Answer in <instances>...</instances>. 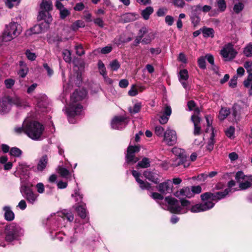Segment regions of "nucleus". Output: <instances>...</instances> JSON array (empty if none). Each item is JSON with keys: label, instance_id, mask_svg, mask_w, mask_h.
<instances>
[{"label": "nucleus", "instance_id": "nucleus-9", "mask_svg": "<svg viewBox=\"0 0 252 252\" xmlns=\"http://www.w3.org/2000/svg\"><path fill=\"white\" fill-rule=\"evenodd\" d=\"M41 10L39 12L38 19L43 20L48 24L50 23L52 21L51 15L49 11L52 9V2L51 0H43L40 4Z\"/></svg>", "mask_w": 252, "mask_h": 252}, {"label": "nucleus", "instance_id": "nucleus-57", "mask_svg": "<svg viewBox=\"0 0 252 252\" xmlns=\"http://www.w3.org/2000/svg\"><path fill=\"white\" fill-rule=\"evenodd\" d=\"M110 66L111 70L113 71L117 70L120 67V64L118 61L114 60L110 63Z\"/></svg>", "mask_w": 252, "mask_h": 252}, {"label": "nucleus", "instance_id": "nucleus-20", "mask_svg": "<svg viewBox=\"0 0 252 252\" xmlns=\"http://www.w3.org/2000/svg\"><path fill=\"white\" fill-rule=\"evenodd\" d=\"M158 190L163 194L170 193L172 190V183L168 180L167 182L160 183L158 187Z\"/></svg>", "mask_w": 252, "mask_h": 252}, {"label": "nucleus", "instance_id": "nucleus-28", "mask_svg": "<svg viewBox=\"0 0 252 252\" xmlns=\"http://www.w3.org/2000/svg\"><path fill=\"white\" fill-rule=\"evenodd\" d=\"M19 65L20 66V69H19L18 74L20 77L24 78L28 73L29 70L25 62L22 61L19 62Z\"/></svg>", "mask_w": 252, "mask_h": 252}, {"label": "nucleus", "instance_id": "nucleus-21", "mask_svg": "<svg viewBox=\"0 0 252 252\" xmlns=\"http://www.w3.org/2000/svg\"><path fill=\"white\" fill-rule=\"evenodd\" d=\"M175 196L178 198H183L185 197L190 198L193 196V193L191 189L186 187L181 189L174 193Z\"/></svg>", "mask_w": 252, "mask_h": 252}, {"label": "nucleus", "instance_id": "nucleus-44", "mask_svg": "<svg viewBox=\"0 0 252 252\" xmlns=\"http://www.w3.org/2000/svg\"><path fill=\"white\" fill-rule=\"evenodd\" d=\"M9 153L12 156L19 157L22 154V151L17 147H13L10 149Z\"/></svg>", "mask_w": 252, "mask_h": 252}, {"label": "nucleus", "instance_id": "nucleus-26", "mask_svg": "<svg viewBox=\"0 0 252 252\" xmlns=\"http://www.w3.org/2000/svg\"><path fill=\"white\" fill-rule=\"evenodd\" d=\"M4 211V219L7 221H12L14 219V214L9 206H4L3 208Z\"/></svg>", "mask_w": 252, "mask_h": 252}, {"label": "nucleus", "instance_id": "nucleus-47", "mask_svg": "<svg viewBox=\"0 0 252 252\" xmlns=\"http://www.w3.org/2000/svg\"><path fill=\"white\" fill-rule=\"evenodd\" d=\"M235 128L234 126H230L228 127L225 130V134L226 136L230 139H233L234 138Z\"/></svg>", "mask_w": 252, "mask_h": 252}, {"label": "nucleus", "instance_id": "nucleus-64", "mask_svg": "<svg viewBox=\"0 0 252 252\" xmlns=\"http://www.w3.org/2000/svg\"><path fill=\"white\" fill-rule=\"evenodd\" d=\"M244 66L246 69L248 73L252 72V61L246 62L244 64Z\"/></svg>", "mask_w": 252, "mask_h": 252}, {"label": "nucleus", "instance_id": "nucleus-55", "mask_svg": "<svg viewBox=\"0 0 252 252\" xmlns=\"http://www.w3.org/2000/svg\"><path fill=\"white\" fill-rule=\"evenodd\" d=\"M195 106V104L194 102L192 100H190L188 103V107L189 111L194 110V112L196 113V114H198L199 112V109L198 108H195L194 109V108Z\"/></svg>", "mask_w": 252, "mask_h": 252}, {"label": "nucleus", "instance_id": "nucleus-15", "mask_svg": "<svg viewBox=\"0 0 252 252\" xmlns=\"http://www.w3.org/2000/svg\"><path fill=\"white\" fill-rule=\"evenodd\" d=\"M127 120L123 116H116L114 117L111 122L112 128L115 129H121L126 127L127 124Z\"/></svg>", "mask_w": 252, "mask_h": 252}, {"label": "nucleus", "instance_id": "nucleus-23", "mask_svg": "<svg viewBox=\"0 0 252 252\" xmlns=\"http://www.w3.org/2000/svg\"><path fill=\"white\" fill-rule=\"evenodd\" d=\"M48 161V158L47 155H45L42 156L39 159L37 165V171L39 172L43 171L47 167Z\"/></svg>", "mask_w": 252, "mask_h": 252}, {"label": "nucleus", "instance_id": "nucleus-6", "mask_svg": "<svg viewBox=\"0 0 252 252\" xmlns=\"http://www.w3.org/2000/svg\"><path fill=\"white\" fill-rule=\"evenodd\" d=\"M32 184L29 181L21 179L20 192L29 204L33 205L37 201L39 195L32 190Z\"/></svg>", "mask_w": 252, "mask_h": 252}, {"label": "nucleus", "instance_id": "nucleus-8", "mask_svg": "<svg viewBox=\"0 0 252 252\" xmlns=\"http://www.w3.org/2000/svg\"><path fill=\"white\" fill-rule=\"evenodd\" d=\"M4 233L5 240L8 242H11L22 235L23 230L18 225L12 223L5 226Z\"/></svg>", "mask_w": 252, "mask_h": 252}, {"label": "nucleus", "instance_id": "nucleus-12", "mask_svg": "<svg viewBox=\"0 0 252 252\" xmlns=\"http://www.w3.org/2000/svg\"><path fill=\"white\" fill-rule=\"evenodd\" d=\"M220 54L225 61H230L235 58L237 52L234 49L233 45L229 43L223 47Z\"/></svg>", "mask_w": 252, "mask_h": 252}, {"label": "nucleus", "instance_id": "nucleus-25", "mask_svg": "<svg viewBox=\"0 0 252 252\" xmlns=\"http://www.w3.org/2000/svg\"><path fill=\"white\" fill-rule=\"evenodd\" d=\"M139 16L135 13H127L123 14L122 17V20L125 23L130 22L136 20Z\"/></svg>", "mask_w": 252, "mask_h": 252}, {"label": "nucleus", "instance_id": "nucleus-22", "mask_svg": "<svg viewBox=\"0 0 252 252\" xmlns=\"http://www.w3.org/2000/svg\"><path fill=\"white\" fill-rule=\"evenodd\" d=\"M75 209L78 215L82 218L85 219L87 216V209L86 204L83 203L76 204L74 206Z\"/></svg>", "mask_w": 252, "mask_h": 252}, {"label": "nucleus", "instance_id": "nucleus-30", "mask_svg": "<svg viewBox=\"0 0 252 252\" xmlns=\"http://www.w3.org/2000/svg\"><path fill=\"white\" fill-rule=\"evenodd\" d=\"M71 196L72 197L74 198V200L76 202V204H79V203H83L82 201V200L83 197V195L81 193L80 190L79 189H74V193L72 194Z\"/></svg>", "mask_w": 252, "mask_h": 252}, {"label": "nucleus", "instance_id": "nucleus-39", "mask_svg": "<svg viewBox=\"0 0 252 252\" xmlns=\"http://www.w3.org/2000/svg\"><path fill=\"white\" fill-rule=\"evenodd\" d=\"M196 12L192 11L190 16L191 23L194 26L198 25L200 21V18L198 15H196Z\"/></svg>", "mask_w": 252, "mask_h": 252}, {"label": "nucleus", "instance_id": "nucleus-24", "mask_svg": "<svg viewBox=\"0 0 252 252\" xmlns=\"http://www.w3.org/2000/svg\"><path fill=\"white\" fill-rule=\"evenodd\" d=\"M143 175L149 181L155 184H158L159 182L158 175L157 173L150 171H145L143 173Z\"/></svg>", "mask_w": 252, "mask_h": 252}, {"label": "nucleus", "instance_id": "nucleus-58", "mask_svg": "<svg viewBox=\"0 0 252 252\" xmlns=\"http://www.w3.org/2000/svg\"><path fill=\"white\" fill-rule=\"evenodd\" d=\"M181 159V158H173L171 160V165L173 167H177L178 166L181 165V161H180Z\"/></svg>", "mask_w": 252, "mask_h": 252}, {"label": "nucleus", "instance_id": "nucleus-34", "mask_svg": "<svg viewBox=\"0 0 252 252\" xmlns=\"http://www.w3.org/2000/svg\"><path fill=\"white\" fill-rule=\"evenodd\" d=\"M43 29L41 25H36L31 29L30 31H27V34L31 35L32 34H38L42 32Z\"/></svg>", "mask_w": 252, "mask_h": 252}, {"label": "nucleus", "instance_id": "nucleus-52", "mask_svg": "<svg viewBox=\"0 0 252 252\" xmlns=\"http://www.w3.org/2000/svg\"><path fill=\"white\" fill-rule=\"evenodd\" d=\"M21 0H6L5 4L9 8H11L14 6L18 5Z\"/></svg>", "mask_w": 252, "mask_h": 252}, {"label": "nucleus", "instance_id": "nucleus-62", "mask_svg": "<svg viewBox=\"0 0 252 252\" xmlns=\"http://www.w3.org/2000/svg\"><path fill=\"white\" fill-rule=\"evenodd\" d=\"M94 23L100 28H103L104 26V21L101 18H96L93 20Z\"/></svg>", "mask_w": 252, "mask_h": 252}, {"label": "nucleus", "instance_id": "nucleus-32", "mask_svg": "<svg viewBox=\"0 0 252 252\" xmlns=\"http://www.w3.org/2000/svg\"><path fill=\"white\" fill-rule=\"evenodd\" d=\"M172 152L175 155V157L179 158H184V157L186 155L185 151L181 148L178 147H174L172 149Z\"/></svg>", "mask_w": 252, "mask_h": 252}, {"label": "nucleus", "instance_id": "nucleus-35", "mask_svg": "<svg viewBox=\"0 0 252 252\" xmlns=\"http://www.w3.org/2000/svg\"><path fill=\"white\" fill-rule=\"evenodd\" d=\"M145 88L143 86H138L135 87L133 86L128 91V94L131 96H135L138 94L139 92L142 91Z\"/></svg>", "mask_w": 252, "mask_h": 252}, {"label": "nucleus", "instance_id": "nucleus-48", "mask_svg": "<svg viewBox=\"0 0 252 252\" xmlns=\"http://www.w3.org/2000/svg\"><path fill=\"white\" fill-rule=\"evenodd\" d=\"M98 68L100 74L102 76L107 74L105 65L101 61H99L98 62Z\"/></svg>", "mask_w": 252, "mask_h": 252}, {"label": "nucleus", "instance_id": "nucleus-45", "mask_svg": "<svg viewBox=\"0 0 252 252\" xmlns=\"http://www.w3.org/2000/svg\"><path fill=\"white\" fill-rule=\"evenodd\" d=\"M244 8V4L242 2H239L234 4L233 10L235 13L238 14L243 10Z\"/></svg>", "mask_w": 252, "mask_h": 252}, {"label": "nucleus", "instance_id": "nucleus-18", "mask_svg": "<svg viewBox=\"0 0 252 252\" xmlns=\"http://www.w3.org/2000/svg\"><path fill=\"white\" fill-rule=\"evenodd\" d=\"M246 111L245 108L241 105L235 104L232 107V115L234 117L235 121H240L242 115L245 114Z\"/></svg>", "mask_w": 252, "mask_h": 252}, {"label": "nucleus", "instance_id": "nucleus-63", "mask_svg": "<svg viewBox=\"0 0 252 252\" xmlns=\"http://www.w3.org/2000/svg\"><path fill=\"white\" fill-rule=\"evenodd\" d=\"M163 131L164 128L161 126H158L155 127V132L158 136H162Z\"/></svg>", "mask_w": 252, "mask_h": 252}, {"label": "nucleus", "instance_id": "nucleus-50", "mask_svg": "<svg viewBox=\"0 0 252 252\" xmlns=\"http://www.w3.org/2000/svg\"><path fill=\"white\" fill-rule=\"evenodd\" d=\"M154 38V34L153 32H150L146 35L142 39V42L145 44L149 43Z\"/></svg>", "mask_w": 252, "mask_h": 252}, {"label": "nucleus", "instance_id": "nucleus-43", "mask_svg": "<svg viewBox=\"0 0 252 252\" xmlns=\"http://www.w3.org/2000/svg\"><path fill=\"white\" fill-rule=\"evenodd\" d=\"M85 27V23L82 20H77L74 22L71 25V29L73 31H76L80 28H83Z\"/></svg>", "mask_w": 252, "mask_h": 252}, {"label": "nucleus", "instance_id": "nucleus-33", "mask_svg": "<svg viewBox=\"0 0 252 252\" xmlns=\"http://www.w3.org/2000/svg\"><path fill=\"white\" fill-rule=\"evenodd\" d=\"M131 40L130 37H128L127 38H125L123 35H121L119 36L116 37L114 39V43L117 44L118 46L130 41Z\"/></svg>", "mask_w": 252, "mask_h": 252}, {"label": "nucleus", "instance_id": "nucleus-42", "mask_svg": "<svg viewBox=\"0 0 252 252\" xmlns=\"http://www.w3.org/2000/svg\"><path fill=\"white\" fill-rule=\"evenodd\" d=\"M244 54L247 57H251L252 56V43H249L244 48Z\"/></svg>", "mask_w": 252, "mask_h": 252}, {"label": "nucleus", "instance_id": "nucleus-31", "mask_svg": "<svg viewBox=\"0 0 252 252\" xmlns=\"http://www.w3.org/2000/svg\"><path fill=\"white\" fill-rule=\"evenodd\" d=\"M201 32L204 37H213L214 35V30L212 28L204 27L201 29Z\"/></svg>", "mask_w": 252, "mask_h": 252}, {"label": "nucleus", "instance_id": "nucleus-54", "mask_svg": "<svg viewBox=\"0 0 252 252\" xmlns=\"http://www.w3.org/2000/svg\"><path fill=\"white\" fill-rule=\"evenodd\" d=\"M217 6L221 11H224L226 8V4L224 0H218Z\"/></svg>", "mask_w": 252, "mask_h": 252}, {"label": "nucleus", "instance_id": "nucleus-38", "mask_svg": "<svg viewBox=\"0 0 252 252\" xmlns=\"http://www.w3.org/2000/svg\"><path fill=\"white\" fill-rule=\"evenodd\" d=\"M48 42L50 43H56L58 44L61 41V38L58 35L56 34H53L50 35L49 37H48Z\"/></svg>", "mask_w": 252, "mask_h": 252}, {"label": "nucleus", "instance_id": "nucleus-3", "mask_svg": "<svg viewBox=\"0 0 252 252\" xmlns=\"http://www.w3.org/2000/svg\"><path fill=\"white\" fill-rule=\"evenodd\" d=\"M87 94V91L85 89L77 90L70 96L69 103L65 107V113L70 123H75L77 118L83 115V106L79 101L84 98Z\"/></svg>", "mask_w": 252, "mask_h": 252}, {"label": "nucleus", "instance_id": "nucleus-7", "mask_svg": "<svg viewBox=\"0 0 252 252\" xmlns=\"http://www.w3.org/2000/svg\"><path fill=\"white\" fill-rule=\"evenodd\" d=\"M21 26L17 22H11L6 25L1 36L2 42H8L17 37L22 32Z\"/></svg>", "mask_w": 252, "mask_h": 252}, {"label": "nucleus", "instance_id": "nucleus-41", "mask_svg": "<svg viewBox=\"0 0 252 252\" xmlns=\"http://www.w3.org/2000/svg\"><path fill=\"white\" fill-rule=\"evenodd\" d=\"M239 188L242 190L246 189L252 187L248 178L239 183Z\"/></svg>", "mask_w": 252, "mask_h": 252}, {"label": "nucleus", "instance_id": "nucleus-51", "mask_svg": "<svg viewBox=\"0 0 252 252\" xmlns=\"http://www.w3.org/2000/svg\"><path fill=\"white\" fill-rule=\"evenodd\" d=\"M247 177L248 176L245 175L242 171H238L236 174L235 179L238 183H240L242 181L246 179Z\"/></svg>", "mask_w": 252, "mask_h": 252}, {"label": "nucleus", "instance_id": "nucleus-4", "mask_svg": "<svg viewBox=\"0 0 252 252\" xmlns=\"http://www.w3.org/2000/svg\"><path fill=\"white\" fill-rule=\"evenodd\" d=\"M230 191V189L227 188L224 191H218L214 193L211 192L204 193L201 195L202 202L192 206L190 205L189 210L192 213H199L207 211L212 208L215 203L224 198Z\"/></svg>", "mask_w": 252, "mask_h": 252}, {"label": "nucleus", "instance_id": "nucleus-29", "mask_svg": "<svg viewBox=\"0 0 252 252\" xmlns=\"http://www.w3.org/2000/svg\"><path fill=\"white\" fill-rule=\"evenodd\" d=\"M212 7L207 5L201 6L200 4H198L192 7V10L194 12L202 11L204 13H207L210 11Z\"/></svg>", "mask_w": 252, "mask_h": 252}, {"label": "nucleus", "instance_id": "nucleus-27", "mask_svg": "<svg viewBox=\"0 0 252 252\" xmlns=\"http://www.w3.org/2000/svg\"><path fill=\"white\" fill-rule=\"evenodd\" d=\"M58 173L61 177L66 179H69L71 178V174L68 170L64 167L59 166L57 170Z\"/></svg>", "mask_w": 252, "mask_h": 252}, {"label": "nucleus", "instance_id": "nucleus-46", "mask_svg": "<svg viewBox=\"0 0 252 252\" xmlns=\"http://www.w3.org/2000/svg\"><path fill=\"white\" fill-rule=\"evenodd\" d=\"M150 160L149 158H144L141 161H139L137 164V166L142 168H147L150 166Z\"/></svg>", "mask_w": 252, "mask_h": 252}, {"label": "nucleus", "instance_id": "nucleus-11", "mask_svg": "<svg viewBox=\"0 0 252 252\" xmlns=\"http://www.w3.org/2000/svg\"><path fill=\"white\" fill-rule=\"evenodd\" d=\"M55 219L58 227H62V226H65L66 220L71 222L73 220L74 217L71 212L64 210L62 212L58 213L57 215L55 216Z\"/></svg>", "mask_w": 252, "mask_h": 252}, {"label": "nucleus", "instance_id": "nucleus-36", "mask_svg": "<svg viewBox=\"0 0 252 252\" xmlns=\"http://www.w3.org/2000/svg\"><path fill=\"white\" fill-rule=\"evenodd\" d=\"M153 8L151 6H148L142 10L141 15L145 20H148L149 18L150 15L153 13Z\"/></svg>", "mask_w": 252, "mask_h": 252}, {"label": "nucleus", "instance_id": "nucleus-16", "mask_svg": "<svg viewBox=\"0 0 252 252\" xmlns=\"http://www.w3.org/2000/svg\"><path fill=\"white\" fill-rule=\"evenodd\" d=\"M172 113L171 107L166 105L162 109L161 115L159 116V122L162 125L166 124Z\"/></svg>", "mask_w": 252, "mask_h": 252}, {"label": "nucleus", "instance_id": "nucleus-56", "mask_svg": "<svg viewBox=\"0 0 252 252\" xmlns=\"http://www.w3.org/2000/svg\"><path fill=\"white\" fill-rule=\"evenodd\" d=\"M76 54L81 56L85 54V51L81 44H77L75 47Z\"/></svg>", "mask_w": 252, "mask_h": 252}, {"label": "nucleus", "instance_id": "nucleus-19", "mask_svg": "<svg viewBox=\"0 0 252 252\" xmlns=\"http://www.w3.org/2000/svg\"><path fill=\"white\" fill-rule=\"evenodd\" d=\"M132 174L135 179L136 181L139 184V187L143 190H150L151 189V185L146 182H144L140 179V174L135 170L132 171Z\"/></svg>", "mask_w": 252, "mask_h": 252}, {"label": "nucleus", "instance_id": "nucleus-1", "mask_svg": "<svg viewBox=\"0 0 252 252\" xmlns=\"http://www.w3.org/2000/svg\"><path fill=\"white\" fill-rule=\"evenodd\" d=\"M151 196L156 200L163 209L168 210L172 213L185 214L190 207V202L187 199H183L178 201L173 197L167 196L164 199V203H161L159 200H163V195L158 192H153Z\"/></svg>", "mask_w": 252, "mask_h": 252}, {"label": "nucleus", "instance_id": "nucleus-60", "mask_svg": "<svg viewBox=\"0 0 252 252\" xmlns=\"http://www.w3.org/2000/svg\"><path fill=\"white\" fill-rule=\"evenodd\" d=\"M173 4L178 7L183 8L185 5L184 0H172Z\"/></svg>", "mask_w": 252, "mask_h": 252}, {"label": "nucleus", "instance_id": "nucleus-53", "mask_svg": "<svg viewBox=\"0 0 252 252\" xmlns=\"http://www.w3.org/2000/svg\"><path fill=\"white\" fill-rule=\"evenodd\" d=\"M199 67L202 69L206 68L205 58L203 56L200 57L197 60Z\"/></svg>", "mask_w": 252, "mask_h": 252}, {"label": "nucleus", "instance_id": "nucleus-37", "mask_svg": "<svg viewBox=\"0 0 252 252\" xmlns=\"http://www.w3.org/2000/svg\"><path fill=\"white\" fill-rule=\"evenodd\" d=\"M230 114V111L229 109L226 108H222L219 113V119L220 120H223L225 119L229 114Z\"/></svg>", "mask_w": 252, "mask_h": 252}, {"label": "nucleus", "instance_id": "nucleus-17", "mask_svg": "<svg viewBox=\"0 0 252 252\" xmlns=\"http://www.w3.org/2000/svg\"><path fill=\"white\" fill-rule=\"evenodd\" d=\"M189 76L187 69H181L178 74L179 81L182 86L186 90L189 89V83L188 82Z\"/></svg>", "mask_w": 252, "mask_h": 252}, {"label": "nucleus", "instance_id": "nucleus-59", "mask_svg": "<svg viewBox=\"0 0 252 252\" xmlns=\"http://www.w3.org/2000/svg\"><path fill=\"white\" fill-rule=\"evenodd\" d=\"M25 54L26 57L29 60L34 61L36 58L35 54L32 52L30 50H26Z\"/></svg>", "mask_w": 252, "mask_h": 252}, {"label": "nucleus", "instance_id": "nucleus-2", "mask_svg": "<svg viewBox=\"0 0 252 252\" xmlns=\"http://www.w3.org/2000/svg\"><path fill=\"white\" fill-rule=\"evenodd\" d=\"M45 130L44 126L40 123L27 118L23 121L21 126L14 128V131L18 134L24 133L28 137L34 141L42 140Z\"/></svg>", "mask_w": 252, "mask_h": 252}, {"label": "nucleus", "instance_id": "nucleus-61", "mask_svg": "<svg viewBox=\"0 0 252 252\" xmlns=\"http://www.w3.org/2000/svg\"><path fill=\"white\" fill-rule=\"evenodd\" d=\"M248 74L247 80L244 82V85L246 88H249L250 86L251 83L252 81V72L248 73Z\"/></svg>", "mask_w": 252, "mask_h": 252}, {"label": "nucleus", "instance_id": "nucleus-49", "mask_svg": "<svg viewBox=\"0 0 252 252\" xmlns=\"http://www.w3.org/2000/svg\"><path fill=\"white\" fill-rule=\"evenodd\" d=\"M63 58L64 60L67 62L69 63L71 61V53L68 50H64L63 52Z\"/></svg>", "mask_w": 252, "mask_h": 252}, {"label": "nucleus", "instance_id": "nucleus-14", "mask_svg": "<svg viewBox=\"0 0 252 252\" xmlns=\"http://www.w3.org/2000/svg\"><path fill=\"white\" fill-rule=\"evenodd\" d=\"M139 147L137 146H129L127 148V153L126 155V163L127 164H134L136 163L138 159L135 157V153L138 152Z\"/></svg>", "mask_w": 252, "mask_h": 252}, {"label": "nucleus", "instance_id": "nucleus-40", "mask_svg": "<svg viewBox=\"0 0 252 252\" xmlns=\"http://www.w3.org/2000/svg\"><path fill=\"white\" fill-rule=\"evenodd\" d=\"M141 106V102H137L134 104L132 107H129L128 110L131 114H136L140 111Z\"/></svg>", "mask_w": 252, "mask_h": 252}, {"label": "nucleus", "instance_id": "nucleus-13", "mask_svg": "<svg viewBox=\"0 0 252 252\" xmlns=\"http://www.w3.org/2000/svg\"><path fill=\"white\" fill-rule=\"evenodd\" d=\"M163 141L168 146L175 145L177 141L176 132L170 128H167L164 133Z\"/></svg>", "mask_w": 252, "mask_h": 252}, {"label": "nucleus", "instance_id": "nucleus-10", "mask_svg": "<svg viewBox=\"0 0 252 252\" xmlns=\"http://www.w3.org/2000/svg\"><path fill=\"white\" fill-rule=\"evenodd\" d=\"M205 119L207 122V128H206L205 132L206 133L209 132H210V138L207 142L206 148L208 151H211L213 149L214 145L215 143L214 139L215 132L213 126H212V120H211V117L209 116H206L205 117Z\"/></svg>", "mask_w": 252, "mask_h": 252}, {"label": "nucleus", "instance_id": "nucleus-5", "mask_svg": "<svg viewBox=\"0 0 252 252\" xmlns=\"http://www.w3.org/2000/svg\"><path fill=\"white\" fill-rule=\"evenodd\" d=\"M13 105L19 108H26L29 107V104L27 101L17 97H10L4 96L0 97V114H5L8 113Z\"/></svg>", "mask_w": 252, "mask_h": 252}]
</instances>
